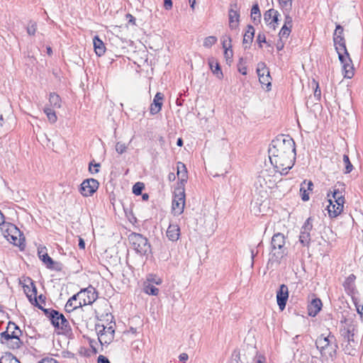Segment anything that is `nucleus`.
<instances>
[{
  "label": "nucleus",
  "mask_w": 363,
  "mask_h": 363,
  "mask_svg": "<svg viewBox=\"0 0 363 363\" xmlns=\"http://www.w3.org/2000/svg\"><path fill=\"white\" fill-rule=\"evenodd\" d=\"M281 175L275 169L262 170L257 178L255 185L267 191V189H272L277 185L281 180Z\"/></svg>",
  "instance_id": "nucleus-4"
},
{
  "label": "nucleus",
  "mask_w": 363,
  "mask_h": 363,
  "mask_svg": "<svg viewBox=\"0 0 363 363\" xmlns=\"http://www.w3.org/2000/svg\"><path fill=\"white\" fill-rule=\"evenodd\" d=\"M259 81L262 85H265L268 90L270 89V86L272 85V77L269 73L260 76V77H259Z\"/></svg>",
  "instance_id": "nucleus-39"
},
{
  "label": "nucleus",
  "mask_w": 363,
  "mask_h": 363,
  "mask_svg": "<svg viewBox=\"0 0 363 363\" xmlns=\"http://www.w3.org/2000/svg\"><path fill=\"white\" fill-rule=\"evenodd\" d=\"M251 18L255 22V21H259L261 18V13L257 4L252 6L251 9Z\"/></svg>",
  "instance_id": "nucleus-37"
},
{
  "label": "nucleus",
  "mask_w": 363,
  "mask_h": 363,
  "mask_svg": "<svg viewBox=\"0 0 363 363\" xmlns=\"http://www.w3.org/2000/svg\"><path fill=\"white\" fill-rule=\"evenodd\" d=\"M356 279V277L354 274H350L345 279L343 286L345 289L347 291V293H353L354 291V281Z\"/></svg>",
  "instance_id": "nucleus-31"
},
{
  "label": "nucleus",
  "mask_w": 363,
  "mask_h": 363,
  "mask_svg": "<svg viewBox=\"0 0 363 363\" xmlns=\"http://www.w3.org/2000/svg\"><path fill=\"white\" fill-rule=\"evenodd\" d=\"M177 175L179 177V183L178 186L184 187V184L186 182L188 176H187V169L185 164L181 162L177 163Z\"/></svg>",
  "instance_id": "nucleus-26"
},
{
  "label": "nucleus",
  "mask_w": 363,
  "mask_h": 363,
  "mask_svg": "<svg viewBox=\"0 0 363 363\" xmlns=\"http://www.w3.org/2000/svg\"><path fill=\"white\" fill-rule=\"evenodd\" d=\"M217 42V38L216 36H208L203 40V45L206 48H210Z\"/></svg>",
  "instance_id": "nucleus-40"
},
{
  "label": "nucleus",
  "mask_w": 363,
  "mask_h": 363,
  "mask_svg": "<svg viewBox=\"0 0 363 363\" xmlns=\"http://www.w3.org/2000/svg\"><path fill=\"white\" fill-rule=\"evenodd\" d=\"M79 247L82 250L85 248V242L82 238H79Z\"/></svg>",
  "instance_id": "nucleus-62"
},
{
  "label": "nucleus",
  "mask_w": 363,
  "mask_h": 363,
  "mask_svg": "<svg viewBox=\"0 0 363 363\" xmlns=\"http://www.w3.org/2000/svg\"><path fill=\"white\" fill-rule=\"evenodd\" d=\"M279 3L285 12H289L292 7V0H279Z\"/></svg>",
  "instance_id": "nucleus-44"
},
{
  "label": "nucleus",
  "mask_w": 363,
  "mask_h": 363,
  "mask_svg": "<svg viewBox=\"0 0 363 363\" xmlns=\"http://www.w3.org/2000/svg\"><path fill=\"white\" fill-rule=\"evenodd\" d=\"M346 340L342 343L343 350L345 354L354 356L357 351L358 342L354 339V334L349 330L343 333Z\"/></svg>",
  "instance_id": "nucleus-10"
},
{
  "label": "nucleus",
  "mask_w": 363,
  "mask_h": 363,
  "mask_svg": "<svg viewBox=\"0 0 363 363\" xmlns=\"http://www.w3.org/2000/svg\"><path fill=\"white\" fill-rule=\"evenodd\" d=\"M45 313L55 328L62 330L64 333L69 330V322L62 313L55 310H45Z\"/></svg>",
  "instance_id": "nucleus-8"
},
{
  "label": "nucleus",
  "mask_w": 363,
  "mask_h": 363,
  "mask_svg": "<svg viewBox=\"0 0 363 363\" xmlns=\"http://www.w3.org/2000/svg\"><path fill=\"white\" fill-rule=\"evenodd\" d=\"M0 363H20V362L11 353H6L0 359Z\"/></svg>",
  "instance_id": "nucleus-36"
},
{
  "label": "nucleus",
  "mask_w": 363,
  "mask_h": 363,
  "mask_svg": "<svg viewBox=\"0 0 363 363\" xmlns=\"http://www.w3.org/2000/svg\"><path fill=\"white\" fill-rule=\"evenodd\" d=\"M144 188V184L141 182H137L133 187V192L135 195H140Z\"/></svg>",
  "instance_id": "nucleus-48"
},
{
  "label": "nucleus",
  "mask_w": 363,
  "mask_h": 363,
  "mask_svg": "<svg viewBox=\"0 0 363 363\" xmlns=\"http://www.w3.org/2000/svg\"><path fill=\"white\" fill-rule=\"evenodd\" d=\"M49 104L52 108H60L61 107V99L59 95L55 93H50Z\"/></svg>",
  "instance_id": "nucleus-32"
},
{
  "label": "nucleus",
  "mask_w": 363,
  "mask_h": 363,
  "mask_svg": "<svg viewBox=\"0 0 363 363\" xmlns=\"http://www.w3.org/2000/svg\"><path fill=\"white\" fill-rule=\"evenodd\" d=\"M228 18L229 28L231 30L237 29L239 26L240 23V13L238 9L237 4H230V7L228 11Z\"/></svg>",
  "instance_id": "nucleus-15"
},
{
  "label": "nucleus",
  "mask_w": 363,
  "mask_h": 363,
  "mask_svg": "<svg viewBox=\"0 0 363 363\" xmlns=\"http://www.w3.org/2000/svg\"><path fill=\"white\" fill-rule=\"evenodd\" d=\"M269 158L277 172L287 174L296 159L295 143L289 135H280L272 140L269 150Z\"/></svg>",
  "instance_id": "nucleus-1"
},
{
  "label": "nucleus",
  "mask_w": 363,
  "mask_h": 363,
  "mask_svg": "<svg viewBox=\"0 0 363 363\" xmlns=\"http://www.w3.org/2000/svg\"><path fill=\"white\" fill-rule=\"evenodd\" d=\"M93 44L96 54L98 56L103 55L106 51V48L103 41L100 40L98 36H95L93 40Z\"/></svg>",
  "instance_id": "nucleus-30"
},
{
  "label": "nucleus",
  "mask_w": 363,
  "mask_h": 363,
  "mask_svg": "<svg viewBox=\"0 0 363 363\" xmlns=\"http://www.w3.org/2000/svg\"><path fill=\"white\" fill-rule=\"evenodd\" d=\"M343 28L340 25H337L336 26L334 36H338L339 35H342Z\"/></svg>",
  "instance_id": "nucleus-55"
},
{
  "label": "nucleus",
  "mask_w": 363,
  "mask_h": 363,
  "mask_svg": "<svg viewBox=\"0 0 363 363\" xmlns=\"http://www.w3.org/2000/svg\"><path fill=\"white\" fill-rule=\"evenodd\" d=\"M279 13L274 9H269L267 11L264 15V19L269 25H272L275 28V23L278 21Z\"/></svg>",
  "instance_id": "nucleus-27"
},
{
  "label": "nucleus",
  "mask_w": 363,
  "mask_h": 363,
  "mask_svg": "<svg viewBox=\"0 0 363 363\" xmlns=\"http://www.w3.org/2000/svg\"><path fill=\"white\" fill-rule=\"evenodd\" d=\"M259 45V47L262 48V43H266V38H265V35L262 33H259L258 35H257V39Z\"/></svg>",
  "instance_id": "nucleus-52"
},
{
  "label": "nucleus",
  "mask_w": 363,
  "mask_h": 363,
  "mask_svg": "<svg viewBox=\"0 0 363 363\" xmlns=\"http://www.w3.org/2000/svg\"><path fill=\"white\" fill-rule=\"evenodd\" d=\"M291 31V27L283 26L279 33L280 40H281L283 38L287 39Z\"/></svg>",
  "instance_id": "nucleus-41"
},
{
  "label": "nucleus",
  "mask_w": 363,
  "mask_h": 363,
  "mask_svg": "<svg viewBox=\"0 0 363 363\" xmlns=\"http://www.w3.org/2000/svg\"><path fill=\"white\" fill-rule=\"evenodd\" d=\"M225 57L228 58H231L233 56V51L230 48H227L224 52Z\"/></svg>",
  "instance_id": "nucleus-61"
},
{
  "label": "nucleus",
  "mask_w": 363,
  "mask_h": 363,
  "mask_svg": "<svg viewBox=\"0 0 363 363\" xmlns=\"http://www.w3.org/2000/svg\"><path fill=\"white\" fill-rule=\"evenodd\" d=\"M22 335L21 330L14 323L9 322L6 328V330L1 333V338H9L12 336H21Z\"/></svg>",
  "instance_id": "nucleus-22"
},
{
  "label": "nucleus",
  "mask_w": 363,
  "mask_h": 363,
  "mask_svg": "<svg viewBox=\"0 0 363 363\" xmlns=\"http://www.w3.org/2000/svg\"><path fill=\"white\" fill-rule=\"evenodd\" d=\"M342 65V71L345 78L351 79L354 76V67L349 53L342 55L338 57Z\"/></svg>",
  "instance_id": "nucleus-13"
},
{
  "label": "nucleus",
  "mask_w": 363,
  "mask_h": 363,
  "mask_svg": "<svg viewBox=\"0 0 363 363\" xmlns=\"http://www.w3.org/2000/svg\"><path fill=\"white\" fill-rule=\"evenodd\" d=\"M77 294H83L82 297H79V299L84 306L91 304L97 298L94 289L91 287L82 289Z\"/></svg>",
  "instance_id": "nucleus-17"
},
{
  "label": "nucleus",
  "mask_w": 363,
  "mask_h": 363,
  "mask_svg": "<svg viewBox=\"0 0 363 363\" xmlns=\"http://www.w3.org/2000/svg\"><path fill=\"white\" fill-rule=\"evenodd\" d=\"M307 191L308 190L304 186V185L301 184L300 192L301 195V199L304 201H306L309 199V194Z\"/></svg>",
  "instance_id": "nucleus-49"
},
{
  "label": "nucleus",
  "mask_w": 363,
  "mask_h": 363,
  "mask_svg": "<svg viewBox=\"0 0 363 363\" xmlns=\"http://www.w3.org/2000/svg\"><path fill=\"white\" fill-rule=\"evenodd\" d=\"M129 242L133 249L138 254L145 255L150 250V245L147 240L138 233H131L128 236Z\"/></svg>",
  "instance_id": "nucleus-6"
},
{
  "label": "nucleus",
  "mask_w": 363,
  "mask_h": 363,
  "mask_svg": "<svg viewBox=\"0 0 363 363\" xmlns=\"http://www.w3.org/2000/svg\"><path fill=\"white\" fill-rule=\"evenodd\" d=\"M284 26L292 28V18L290 16L289 12H286L285 13V20Z\"/></svg>",
  "instance_id": "nucleus-50"
},
{
  "label": "nucleus",
  "mask_w": 363,
  "mask_h": 363,
  "mask_svg": "<svg viewBox=\"0 0 363 363\" xmlns=\"http://www.w3.org/2000/svg\"><path fill=\"white\" fill-rule=\"evenodd\" d=\"M322 302L319 298L313 299L308 306V314L311 316H315L320 311Z\"/></svg>",
  "instance_id": "nucleus-29"
},
{
  "label": "nucleus",
  "mask_w": 363,
  "mask_h": 363,
  "mask_svg": "<svg viewBox=\"0 0 363 363\" xmlns=\"http://www.w3.org/2000/svg\"><path fill=\"white\" fill-rule=\"evenodd\" d=\"M329 205L328 206V211L329 216L335 218L339 216L343 211L344 205L342 203L334 202L330 198V194H328Z\"/></svg>",
  "instance_id": "nucleus-19"
},
{
  "label": "nucleus",
  "mask_w": 363,
  "mask_h": 363,
  "mask_svg": "<svg viewBox=\"0 0 363 363\" xmlns=\"http://www.w3.org/2000/svg\"><path fill=\"white\" fill-rule=\"evenodd\" d=\"M345 184L342 182H337L333 187V190L329 193L330 198L334 202L345 203Z\"/></svg>",
  "instance_id": "nucleus-16"
},
{
  "label": "nucleus",
  "mask_w": 363,
  "mask_h": 363,
  "mask_svg": "<svg viewBox=\"0 0 363 363\" xmlns=\"http://www.w3.org/2000/svg\"><path fill=\"white\" fill-rule=\"evenodd\" d=\"M98 363H110L109 360L103 355L98 357Z\"/></svg>",
  "instance_id": "nucleus-58"
},
{
  "label": "nucleus",
  "mask_w": 363,
  "mask_h": 363,
  "mask_svg": "<svg viewBox=\"0 0 363 363\" xmlns=\"http://www.w3.org/2000/svg\"><path fill=\"white\" fill-rule=\"evenodd\" d=\"M179 359H180L181 361H183V362L186 361V360L188 359V355H187V354H186V353H182V354H181L179 355Z\"/></svg>",
  "instance_id": "nucleus-63"
},
{
  "label": "nucleus",
  "mask_w": 363,
  "mask_h": 363,
  "mask_svg": "<svg viewBox=\"0 0 363 363\" xmlns=\"http://www.w3.org/2000/svg\"><path fill=\"white\" fill-rule=\"evenodd\" d=\"M4 237L8 241L14 245L23 249L25 247V238L20 230L13 224L7 223L6 225Z\"/></svg>",
  "instance_id": "nucleus-5"
},
{
  "label": "nucleus",
  "mask_w": 363,
  "mask_h": 363,
  "mask_svg": "<svg viewBox=\"0 0 363 363\" xmlns=\"http://www.w3.org/2000/svg\"><path fill=\"white\" fill-rule=\"evenodd\" d=\"M289 298V289L286 285L281 284L277 292V304L281 311H283L286 304Z\"/></svg>",
  "instance_id": "nucleus-18"
},
{
  "label": "nucleus",
  "mask_w": 363,
  "mask_h": 363,
  "mask_svg": "<svg viewBox=\"0 0 363 363\" xmlns=\"http://www.w3.org/2000/svg\"><path fill=\"white\" fill-rule=\"evenodd\" d=\"M127 149H128V146L125 143H123L121 142H118L116 144V151L120 155L125 152Z\"/></svg>",
  "instance_id": "nucleus-46"
},
{
  "label": "nucleus",
  "mask_w": 363,
  "mask_h": 363,
  "mask_svg": "<svg viewBox=\"0 0 363 363\" xmlns=\"http://www.w3.org/2000/svg\"><path fill=\"white\" fill-rule=\"evenodd\" d=\"M96 330L97 331L99 341L101 345H108L113 341L115 330L112 325L104 327V325H98Z\"/></svg>",
  "instance_id": "nucleus-9"
},
{
  "label": "nucleus",
  "mask_w": 363,
  "mask_h": 363,
  "mask_svg": "<svg viewBox=\"0 0 363 363\" xmlns=\"http://www.w3.org/2000/svg\"><path fill=\"white\" fill-rule=\"evenodd\" d=\"M285 238L281 233L274 234L272 238V249L269 253V264L276 262L280 263L281 259L287 254V249L285 247Z\"/></svg>",
  "instance_id": "nucleus-3"
},
{
  "label": "nucleus",
  "mask_w": 363,
  "mask_h": 363,
  "mask_svg": "<svg viewBox=\"0 0 363 363\" xmlns=\"http://www.w3.org/2000/svg\"><path fill=\"white\" fill-rule=\"evenodd\" d=\"M302 185H304V186L306 188L308 191H312V186H313V182L311 181H303L301 184Z\"/></svg>",
  "instance_id": "nucleus-53"
},
{
  "label": "nucleus",
  "mask_w": 363,
  "mask_h": 363,
  "mask_svg": "<svg viewBox=\"0 0 363 363\" xmlns=\"http://www.w3.org/2000/svg\"><path fill=\"white\" fill-rule=\"evenodd\" d=\"M315 345L325 359L333 360L336 357L338 347L335 336L330 333L328 336H319L315 341Z\"/></svg>",
  "instance_id": "nucleus-2"
},
{
  "label": "nucleus",
  "mask_w": 363,
  "mask_h": 363,
  "mask_svg": "<svg viewBox=\"0 0 363 363\" xmlns=\"http://www.w3.org/2000/svg\"><path fill=\"white\" fill-rule=\"evenodd\" d=\"M92 163L89 164V170L91 174H96L99 172V167H100L99 163H96L94 165V168H92Z\"/></svg>",
  "instance_id": "nucleus-51"
},
{
  "label": "nucleus",
  "mask_w": 363,
  "mask_h": 363,
  "mask_svg": "<svg viewBox=\"0 0 363 363\" xmlns=\"http://www.w3.org/2000/svg\"><path fill=\"white\" fill-rule=\"evenodd\" d=\"M313 228L312 220L308 218L301 228L299 241L303 246H308L311 242L310 232Z\"/></svg>",
  "instance_id": "nucleus-12"
},
{
  "label": "nucleus",
  "mask_w": 363,
  "mask_h": 363,
  "mask_svg": "<svg viewBox=\"0 0 363 363\" xmlns=\"http://www.w3.org/2000/svg\"><path fill=\"white\" fill-rule=\"evenodd\" d=\"M342 160L344 164H345V169L344 172L345 174L350 173L353 169V166L350 161L349 157L347 155H344Z\"/></svg>",
  "instance_id": "nucleus-42"
},
{
  "label": "nucleus",
  "mask_w": 363,
  "mask_h": 363,
  "mask_svg": "<svg viewBox=\"0 0 363 363\" xmlns=\"http://www.w3.org/2000/svg\"><path fill=\"white\" fill-rule=\"evenodd\" d=\"M167 236L171 241H177L180 236V228L176 223H170L167 230Z\"/></svg>",
  "instance_id": "nucleus-25"
},
{
  "label": "nucleus",
  "mask_w": 363,
  "mask_h": 363,
  "mask_svg": "<svg viewBox=\"0 0 363 363\" xmlns=\"http://www.w3.org/2000/svg\"><path fill=\"white\" fill-rule=\"evenodd\" d=\"M26 283L23 285L24 293L26 294L28 300L32 304L37 306L39 308H43L38 303L37 289L35 284L30 279L25 280Z\"/></svg>",
  "instance_id": "nucleus-11"
},
{
  "label": "nucleus",
  "mask_w": 363,
  "mask_h": 363,
  "mask_svg": "<svg viewBox=\"0 0 363 363\" xmlns=\"http://www.w3.org/2000/svg\"><path fill=\"white\" fill-rule=\"evenodd\" d=\"M164 7L167 10H170L172 8V0H164Z\"/></svg>",
  "instance_id": "nucleus-56"
},
{
  "label": "nucleus",
  "mask_w": 363,
  "mask_h": 363,
  "mask_svg": "<svg viewBox=\"0 0 363 363\" xmlns=\"http://www.w3.org/2000/svg\"><path fill=\"white\" fill-rule=\"evenodd\" d=\"M38 363H59L55 359L53 358H44L41 361H40Z\"/></svg>",
  "instance_id": "nucleus-54"
},
{
  "label": "nucleus",
  "mask_w": 363,
  "mask_h": 363,
  "mask_svg": "<svg viewBox=\"0 0 363 363\" xmlns=\"http://www.w3.org/2000/svg\"><path fill=\"white\" fill-rule=\"evenodd\" d=\"M99 188V182L94 179L84 180L80 187V192L84 196L92 195Z\"/></svg>",
  "instance_id": "nucleus-14"
},
{
  "label": "nucleus",
  "mask_w": 363,
  "mask_h": 363,
  "mask_svg": "<svg viewBox=\"0 0 363 363\" xmlns=\"http://www.w3.org/2000/svg\"><path fill=\"white\" fill-rule=\"evenodd\" d=\"M209 66L213 72V74H216V76L221 79L223 77V73L220 70V67L219 64L217 62H215L214 60H210L209 61Z\"/></svg>",
  "instance_id": "nucleus-35"
},
{
  "label": "nucleus",
  "mask_w": 363,
  "mask_h": 363,
  "mask_svg": "<svg viewBox=\"0 0 363 363\" xmlns=\"http://www.w3.org/2000/svg\"><path fill=\"white\" fill-rule=\"evenodd\" d=\"M333 41L338 57L340 54L345 55L348 53L345 45V40L342 35L333 36Z\"/></svg>",
  "instance_id": "nucleus-24"
},
{
  "label": "nucleus",
  "mask_w": 363,
  "mask_h": 363,
  "mask_svg": "<svg viewBox=\"0 0 363 363\" xmlns=\"http://www.w3.org/2000/svg\"><path fill=\"white\" fill-rule=\"evenodd\" d=\"M162 100L163 94L160 92H157L150 105V111L152 115H155L160 111L162 106Z\"/></svg>",
  "instance_id": "nucleus-23"
},
{
  "label": "nucleus",
  "mask_w": 363,
  "mask_h": 363,
  "mask_svg": "<svg viewBox=\"0 0 363 363\" xmlns=\"http://www.w3.org/2000/svg\"><path fill=\"white\" fill-rule=\"evenodd\" d=\"M176 179V176L174 174V173L173 172H171L168 174V179L170 181V182H172V181H174Z\"/></svg>",
  "instance_id": "nucleus-64"
},
{
  "label": "nucleus",
  "mask_w": 363,
  "mask_h": 363,
  "mask_svg": "<svg viewBox=\"0 0 363 363\" xmlns=\"http://www.w3.org/2000/svg\"><path fill=\"white\" fill-rule=\"evenodd\" d=\"M82 296L83 294L82 295L76 294L69 298L65 305V311L68 313H71L74 310L84 306V304L82 303L81 300L79 299V297H82Z\"/></svg>",
  "instance_id": "nucleus-20"
},
{
  "label": "nucleus",
  "mask_w": 363,
  "mask_h": 363,
  "mask_svg": "<svg viewBox=\"0 0 363 363\" xmlns=\"http://www.w3.org/2000/svg\"><path fill=\"white\" fill-rule=\"evenodd\" d=\"M185 206L184 187L178 186L174 192V198L172 203V211L174 216H179L184 212Z\"/></svg>",
  "instance_id": "nucleus-7"
},
{
  "label": "nucleus",
  "mask_w": 363,
  "mask_h": 363,
  "mask_svg": "<svg viewBox=\"0 0 363 363\" xmlns=\"http://www.w3.org/2000/svg\"><path fill=\"white\" fill-rule=\"evenodd\" d=\"M257 73L258 77L260 76H263L269 73L268 68L267 67L265 63L260 62L257 64Z\"/></svg>",
  "instance_id": "nucleus-38"
},
{
  "label": "nucleus",
  "mask_w": 363,
  "mask_h": 363,
  "mask_svg": "<svg viewBox=\"0 0 363 363\" xmlns=\"http://www.w3.org/2000/svg\"><path fill=\"white\" fill-rule=\"evenodd\" d=\"M19 337L20 336H12L9 338H1V340L2 343L7 345L10 348L18 349L22 345Z\"/></svg>",
  "instance_id": "nucleus-28"
},
{
  "label": "nucleus",
  "mask_w": 363,
  "mask_h": 363,
  "mask_svg": "<svg viewBox=\"0 0 363 363\" xmlns=\"http://www.w3.org/2000/svg\"><path fill=\"white\" fill-rule=\"evenodd\" d=\"M144 291L146 294H147L149 295H152V296H157L159 292V289L157 288H156L155 286L151 285V284L145 285V286L144 288Z\"/></svg>",
  "instance_id": "nucleus-43"
},
{
  "label": "nucleus",
  "mask_w": 363,
  "mask_h": 363,
  "mask_svg": "<svg viewBox=\"0 0 363 363\" xmlns=\"http://www.w3.org/2000/svg\"><path fill=\"white\" fill-rule=\"evenodd\" d=\"M255 34V29L252 26H248L247 28V30L243 37V43L248 44L250 43L253 39Z\"/></svg>",
  "instance_id": "nucleus-34"
},
{
  "label": "nucleus",
  "mask_w": 363,
  "mask_h": 363,
  "mask_svg": "<svg viewBox=\"0 0 363 363\" xmlns=\"http://www.w3.org/2000/svg\"><path fill=\"white\" fill-rule=\"evenodd\" d=\"M126 18L128 20L129 23H132L133 25L135 24V18L131 14H126Z\"/></svg>",
  "instance_id": "nucleus-59"
},
{
  "label": "nucleus",
  "mask_w": 363,
  "mask_h": 363,
  "mask_svg": "<svg viewBox=\"0 0 363 363\" xmlns=\"http://www.w3.org/2000/svg\"><path fill=\"white\" fill-rule=\"evenodd\" d=\"M222 45L224 50L231 48V38L228 35L222 37Z\"/></svg>",
  "instance_id": "nucleus-45"
},
{
  "label": "nucleus",
  "mask_w": 363,
  "mask_h": 363,
  "mask_svg": "<svg viewBox=\"0 0 363 363\" xmlns=\"http://www.w3.org/2000/svg\"><path fill=\"white\" fill-rule=\"evenodd\" d=\"M44 113L46 114L48 121L54 124L57 121V117L55 111L48 106H45L43 109Z\"/></svg>",
  "instance_id": "nucleus-33"
},
{
  "label": "nucleus",
  "mask_w": 363,
  "mask_h": 363,
  "mask_svg": "<svg viewBox=\"0 0 363 363\" xmlns=\"http://www.w3.org/2000/svg\"><path fill=\"white\" fill-rule=\"evenodd\" d=\"M313 82L316 85L315 90L314 91V95L315 97L320 98V90L319 89L318 84L315 81H313Z\"/></svg>",
  "instance_id": "nucleus-60"
},
{
  "label": "nucleus",
  "mask_w": 363,
  "mask_h": 363,
  "mask_svg": "<svg viewBox=\"0 0 363 363\" xmlns=\"http://www.w3.org/2000/svg\"><path fill=\"white\" fill-rule=\"evenodd\" d=\"M38 254L40 259L46 265L49 269H55V262L48 255L46 248L45 247H40L38 249Z\"/></svg>",
  "instance_id": "nucleus-21"
},
{
  "label": "nucleus",
  "mask_w": 363,
  "mask_h": 363,
  "mask_svg": "<svg viewBox=\"0 0 363 363\" xmlns=\"http://www.w3.org/2000/svg\"><path fill=\"white\" fill-rule=\"evenodd\" d=\"M37 30V24L35 22L30 21L27 27V32L28 35H35Z\"/></svg>",
  "instance_id": "nucleus-47"
},
{
  "label": "nucleus",
  "mask_w": 363,
  "mask_h": 363,
  "mask_svg": "<svg viewBox=\"0 0 363 363\" xmlns=\"http://www.w3.org/2000/svg\"><path fill=\"white\" fill-rule=\"evenodd\" d=\"M357 313L362 317L363 315V306L359 305L357 302H354Z\"/></svg>",
  "instance_id": "nucleus-57"
}]
</instances>
